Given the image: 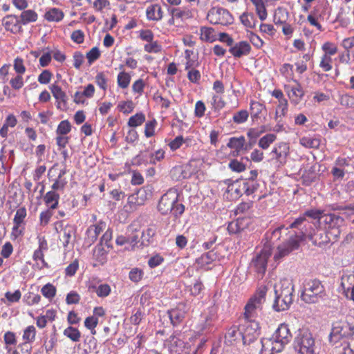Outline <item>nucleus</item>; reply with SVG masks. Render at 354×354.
Instances as JSON below:
<instances>
[{"instance_id": "26", "label": "nucleus", "mask_w": 354, "mask_h": 354, "mask_svg": "<svg viewBox=\"0 0 354 354\" xmlns=\"http://www.w3.org/2000/svg\"><path fill=\"white\" fill-rule=\"evenodd\" d=\"M59 199V195L55 191L48 192L44 198L45 203L51 209H55L57 207Z\"/></svg>"}, {"instance_id": "41", "label": "nucleus", "mask_w": 354, "mask_h": 354, "mask_svg": "<svg viewBox=\"0 0 354 354\" xmlns=\"http://www.w3.org/2000/svg\"><path fill=\"white\" fill-rule=\"evenodd\" d=\"M131 81V76L129 73L122 71L118 75V84L122 88L129 86Z\"/></svg>"}, {"instance_id": "37", "label": "nucleus", "mask_w": 354, "mask_h": 354, "mask_svg": "<svg viewBox=\"0 0 354 354\" xmlns=\"http://www.w3.org/2000/svg\"><path fill=\"white\" fill-rule=\"evenodd\" d=\"M241 23L247 28H253L255 26L254 16L252 13L244 12L240 16Z\"/></svg>"}, {"instance_id": "44", "label": "nucleus", "mask_w": 354, "mask_h": 354, "mask_svg": "<svg viewBox=\"0 0 354 354\" xmlns=\"http://www.w3.org/2000/svg\"><path fill=\"white\" fill-rule=\"evenodd\" d=\"M71 130V125L68 120H62L58 125L56 133L58 135H66Z\"/></svg>"}, {"instance_id": "48", "label": "nucleus", "mask_w": 354, "mask_h": 354, "mask_svg": "<svg viewBox=\"0 0 354 354\" xmlns=\"http://www.w3.org/2000/svg\"><path fill=\"white\" fill-rule=\"evenodd\" d=\"M41 291L44 297L47 298H52L55 295L56 288L52 284L48 283L41 288Z\"/></svg>"}, {"instance_id": "58", "label": "nucleus", "mask_w": 354, "mask_h": 354, "mask_svg": "<svg viewBox=\"0 0 354 354\" xmlns=\"http://www.w3.org/2000/svg\"><path fill=\"white\" fill-rule=\"evenodd\" d=\"M53 74L48 70H44L38 77L40 84H46L50 82Z\"/></svg>"}, {"instance_id": "53", "label": "nucleus", "mask_w": 354, "mask_h": 354, "mask_svg": "<svg viewBox=\"0 0 354 354\" xmlns=\"http://www.w3.org/2000/svg\"><path fill=\"white\" fill-rule=\"evenodd\" d=\"M332 58L327 54H324L320 62V67H322L324 71H329L332 68L331 66Z\"/></svg>"}, {"instance_id": "18", "label": "nucleus", "mask_w": 354, "mask_h": 354, "mask_svg": "<svg viewBox=\"0 0 354 354\" xmlns=\"http://www.w3.org/2000/svg\"><path fill=\"white\" fill-rule=\"evenodd\" d=\"M147 198V190L145 188H140L129 196L128 203L131 206H139L143 205Z\"/></svg>"}, {"instance_id": "14", "label": "nucleus", "mask_w": 354, "mask_h": 354, "mask_svg": "<svg viewBox=\"0 0 354 354\" xmlns=\"http://www.w3.org/2000/svg\"><path fill=\"white\" fill-rule=\"evenodd\" d=\"M196 165L197 161L191 160L184 169L180 167L174 168L172 171L173 175L180 174L177 180L189 178L193 173L196 171L195 169L197 166Z\"/></svg>"}, {"instance_id": "57", "label": "nucleus", "mask_w": 354, "mask_h": 354, "mask_svg": "<svg viewBox=\"0 0 354 354\" xmlns=\"http://www.w3.org/2000/svg\"><path fill=\"white\" fill-rule=\"evenodd\" d=\"M80 300V296L75 291L70 292L66 298L67 304H76L79 303Z\"/></svg>"}, {"instance_id": "40", "label": "nucleus", "mask_w": 354, "mask_h": 354, "mask_svg": "<svg viewBox=\"0 0 354 354\" xmlns=\"http://www.w3.org/2000/svg\"><path fill=\"white\" fill-rule=\"evenodd\" d=\"M276 138L274 134H266L259 140V146L263 149H266L276 140Z\"/></svg>"}, {"instance_id": "55", "label": "nucleus", "mask_w": 354, "mask_h": 354, "mask_svg": "<svg viewBox=\"0 0 354 354\" xmlns=\"http://www.w3.org/2000/svg\"><path fill=\"white\" fill-rule=\"evenodd\" d=\"M111 288L108 284H101L96 289V294L98 297H104L109 295Z\"/></svg>"}, {"instance_id": "33", "label": "nucleus", "mask_w": 354, "mask_h": 354, "mask_svg": "<svg viewBox=\"0 0 354 354\" xmlns=\"http://www.w3.org/2000/svg\"><path fill=\"white\" fill-rule=\"evenodd\" d=\"M288 147L286 144H281L277 147H275L272 153L275 154V158L281 163L285 161L286 157L288 154Z\"/></svg>"}, {"instance_id": "56", "label": "nucleus", "mask_w": 354, "mask_h": 354, "mask_svg": "<svg viewBox=\"0 0 354 354\" xmlns=\"http://www.w3.org/2000/svg\"><path fill=\"white\" fill-rule=\"evenodd\" d=\"M149 157L147 153L143 152L136 156L132 160V164L134 165H141L148 162Z\"/></svg>"}, {"instance_id": "10", "label": "nucleus", "mask_w": 354, "mask_h": 354, "mask_svg": "<svg viewBox=\"0 0 354 354\" xmlns=\"http://www.w3.org/2000/svg\"><path fill=\"white\" fill-rule=\"evenodd\" d=\"M348 328V323L345 322H336L333 324L329 335L330 342L333 344L338 342L342 337H346L345 329Z\"/></svg>"}, {"instance_id": "31", "label": "nucleus", "mask_w": 354, "mask_h": 354, "mask_svg": "<svg viewBox=\"0 0 354 354\" xmlns=\"http://www.w3.org/2000/svg\"><path fill=\"white\" fill-rule=\"evenodd\" d=\"M201 39L206 42H213L216 39L214 34V30L210 27H201Z\"/></svg>"}, {"instance_id": "61", "label": "nucleus", "mask_w": 354, "mask_h": 354, "mask_svg": "<svg viewBox=\"0 0 354 354\" xmlns=\"http://www.w3.org/2000/svg\"><path fill=\"white\" fill-rule=\"evenodd\" d=\"M142 274V271L138 268L132 269L129 272V279L134 282H138L141 280Z\"/></svg>"}, {"instance_id": "62", "label": "nucleus", "mask_w": 354, "mask_h": 354, "mask_svg": "<svg viewBox=\"0 0 354 354\" xmlns=\"http://www.w3.org/2000/svg\"><path fill=\"white\" fill-rule=\"evenodd\" d=\"M255 10L259 18L261 21H264L267 18L268 13L266 8L265 3H262L261 5H259L258 6H256Z\"/></svg>"}, {"instance_id": "63", "label": "nucleus", "mask_w": 354, "mask_h": 354, "mask_svg": "<svg viewBox=\"0 0 354 354\" xmlns=\"http://www.w3.org/2000/svg\"><path fill=\"white\" fill-rule=\"evenodd\" d=\"M84 34L80 30H75L71 34V39L77 44H82L84 41Z\"/></svg>"}, {"instance_id": "50", "label": "nucleus", "mask_w": 354, "mask_h": 354, "mask_svg": "<svg viewBox=\"0 0 354 354\" xmlns=\"http://www.w3.org/2000/svg\"><path fill=\"white\" fill-rule=\"evenodd\" d=\"M156 228L154 226L149 227L145 231L142 232V244L149 242V239L155 235Z\"/></svg>"}, {"instance_id": "27", "label": "nucleus", "mask_w": 354, "mask_h": 354, "mask_svg": "<svg viewBox=\"0 0 354 354\" xmlns=\"http://www.w3.org/2000/svg\"><path fill=\"white\" fill-rule=\"evenodd\" d=\"M169 346L171 352L179 353L184 346V342L176 335L170 336L169 340Z\"/></svg>"}, {"instance_id": "32", "label": "nucleus", "mask_w": 354, "mask_h": 354, "mask_svg": "<svg viewBox=\"0 0 354 354\" xmlns=\"http://www.w3.org/2000/svg\"><path fill=\"white\" fill-rule=\"evenodd\" d=\"M37 17L38 15L36 12L32 10H27L21 12L19 20L21 24L26 25L28 23L36 21Z\"/></svg>"}, {"instance_id": "5", "label": "nucleus", "mask_w": 354, "mask_h": 354, "mask_svg": "<svg viewBox=\"0 0 354 354\" xmlns=\"http://www.w3.org/2000/svg\"><path fill=\"white\" fill-rule=\"evenodd\" d=\"M306 232V230L304 231L302 228L300 235H296L294 237L291 236L287 242L279 245L277 251L274 255V260H279L289 254L292 251L297 250L299 246V242L304 239Z\"/></svg>"}, {"instance_id": "29", "label": "nucleus", "mask_w": 354, "mask_h": 354, "mask_svg": "<svg viewBox=\"0 0 354 354\" xmlns=\"http://www.w3.org/2000/svg\"><path fill=\"white\" fill-rule=\"evenodd\" d=\"M217 259L216 253L214 250H212L203 255L201 257L197 259L196 262L201 267H204L207 265H209L210 263L216 261Z\"/></svg>"}, {"instance_id": "20", "label": "nucleus", "mask_w": 354, "mask_h": 354, "mask_svg": "<svg viewBox=\"0 0 354 354\" xmlns=\"http://www.w3.org/2000/svg\"><path fill=\"white\" fill-rule=\"evenodd\" d=\"M275 296L273 307L277 311L288 309L292 303V297L291 296L280 295V294H275Z\"/></svg>"}, {"instance_id": "35", "label": "nucleus", "mask_w": 354, "mask_h": 354, "mask_svg": "<svg viewBox=\"0 0 354 354\" xmlns=\"http://www.w3.org/2000/svg\"><path fill=\"white\" fill-rule=\"evenodd\" d=\"M64 335L75 342H79L81 337L80 330L72 326L66 328L64 330Z\"/></svg>"}, {"instance_id": "64", "label": "nucleus", "mask_w": 354, "mask_h": 354, "mask_svg": "<svg viewBox=\"0 0 354 354\" xmlns=\"http://www.w3.org/2000/svg\"><path fill=\"white\" fill-rule=\"evenodd\" d=\"M156 122L155 120L149 121L145 124V134L149 138L154 135V128Z\"/></svg>"}, {"instance_id": "45", "label": "nucleus", "mask_w": 354, "mask_h": 354, "mask_svg": "<svg viewBox=\"0 0 354 354\" xmlns=\"http://www.w3.org/2000/svg\"><path fill=\"white\" fill-rule=\"evenodd\" d=\"M112 238V232L109 230H107L102 236L100 244L97 246V249L98 251L104 250L103 245L107 246V248H110L111 245L109 242L111 241Z\"/></svg>"}, {"instance_id": "21", "label": "nucleus", "mask_w": 354, "mask_h": 354, "mask_svg": "<svg viewBox=\"0 0 354 354\" xmlns=\"http://www.w3.org/2000/svg\"><path fill=\"white\" fill-rule=\"evenodd\" d=\"M341 287L343 293L346 297L354 288V273L346 274L341 278Z\"/></svg>"}, {"instance_id": "60", "label": "nucleus", "mask_w": 354, "mask_h": 354, "mask_svg": "<svg viewBox=\"0 0 354 354\" xmlns=\"http://www.w3.org/2000/svg\"><path fill=\"white\" fill-rule=\"evenodd\" d=\"M14 69L19 74H24L26 71V68L24 65L23 59L21 58H16L14 62Z\"/></svg>"}, {"instance_id": "23", "label": "nucleus", "mask_w": 354, "mask_h": 354, "mask_svg": "<svg viewBox=\"0 0 354 354\" xmlns=\"http://www.w3.org/2000/svg\"><path fill=\"white\" fill-rule=\"evenodd\" d=\"M295 82V85L291 86L290 90L288 91V95L292 102L298 104L304 95V92L301 85L297 81Z\"/></svg>"}, {"instance_id": "39", "label": "nucleus", "mask_w": 354, "mask_h": 354, "mask_svg": "<svg viewBox=\"0 0 354 354\" xmlns=\"http://www.w3.org/2000/svg\"><path fill=\"white\" fill-rule=\"evenodd\" d=\"M36 329L33 326H28L24 331L23 339L24 343L30 344L35 339Z\"/></svg>"}, {"instance_id": "43", "label": "nucleus", "mask_w": 354, "mask_h": 354, "mask_svg": "<svg viewBox=\"0 0 354 354\" xmlns=\"http://www.w3.org/2000/svg\"><path fill=\"white\" fill-rule=\"evenodd\" d=\"M145 120V116L143 113H136L129 118L128 125L131 127H136L141 125Z\"/></svg>"}, {"instance_id": "8", "label": "nucleus", "mask_w": 354, "mask_h": 354, "mask_svg": "<svg viewBox=\"0 0 354 354\" xmlns=\"http://www.w3.org/2000/svg\"><path fill=\"white\" fill-rule=\"evenodd\" d=\"M291 338V333L287 324H281L278 327L273 336L270 338L274 339L276 342L279 344H281L282 349H283L284 345L286 344Z\"/></svg>"}, {"instance_id": "15", "label": "nucleus", "mask_w": 354, "mask_h": 354, "mask_svg": "<svg viewBox=\"0 0 354 354\" xmlns=\"http://www.w3.org/2000/svg\"><path fill=\"white\" fill-rule=\"evenodd\" d=\"M294 286L292 281L288 279H283L274 286L275 294L285 295V296L292 297Z\"/></svg>"}, {"instance_id": "30", "label": "nucleus", "mask_w": 354, "mask_h": 354, "mask_svg": "<svg viewBox=\"0 0 354 354\" xmlns=\"http://www.w3.org/2000/svg\"><path fill=\"white\" fill-rule=\"evenodd\" d=\"M288 17L289 13L286 9L278 8L274 12L273 21L276 25H281L286 22Z\"/></svg>"}, {"instance_id": "47", "label": "nucleus", "mask_w": 354, "mask_h": 354, "mask_svg": "<svg viewBox=\"0 0 354 354\" xmlns=\"http://www.w3.org/2000/svg\"><path fill=\"white\" fill-rule=\"evenodd\" d=\"M264 109L265 106L259 102L252 101L250 103L251 114L254 117H258Z\"/></svg>"}, {"instance_id": "34", "label": "nucleus", "mask_w": 354, "mask_h": 354, "mask_svg": "<svg viewBox=\"0 0 354 354\" xmlns=\"http://www.w3.org/2000/svg\"><path fill=\"white\" fill-rule=\"evenodd\" d=\"M245 142V140L243 136L239 138H231L227 146L231 149H234L236 153V155H238L239 152L243 149Z\"/></svg>"}, {"instance_id": "6", "label": "nucleus", "mask_w": 354, "mask_h": 354, "mask_svg": "<svg viewBox=\"0 0 354 354\" xmlns=\"http://www.w3.org/2000/svg\"><path fill=\"white\" fill-rule=\"evenodd\" d=\"M207 20L212 24L227 26L232 24L234 18L230 12L222 8H212L207 15Z\"/></svg>"}, {"instance_id": "7", "label": "nucleus", "mask_w": 354, "mask_h": 354, "mask_svg": "<svg viewBox=\"0 0 354 354\" xmlns=\"http://www.w3.org/2000/svg\"><path fill=\"white\" fill-rule=\"evenodd\" d=\"M270 255V248L268 246H265L252 261L251 266L255 268V271L260 275V277H263L266 270L267 261Z\"/></svg>"}, {"instance_id": "12", "label": "nucleus", "mask_w": 354, "mask_h": 354, "mask_svg": "<svg viewBox=\"0 0 354 354\" xmlns=\"http://www.w3.org/2000/svg\"><path fill=\"white\" fill-rule=\"evenodd\" d=\"M60 227V231L58 230L57 227H56V230L59 233V239L60 242H62V245L66 248L72 238V235L75 233V227L71 225H66L65 226L61 223L59 224Z\"/></svg>"}, {"instance_id": "11", "label": "nucleus", "mask_w": 354, "mask_h": 354, "mask_svg": "<svg viewBox=\"0 0 354 354\" xmlns=\"http://www.w3.org/2000/svg\"><path fill=\"white\" fill-rule=\"evenodd\" d=\"M187 308L185 304H179L176 308L168 311L169 317L171 324L175 326L180 323L185 317Z\"/></svg>"}, {"instance_id": "49", "label": "nucleus", "mask_w": 354, "mask_h": 354, "mask_svg": "<svg viewBox=\"0 0 354 354\" xmlns=\"http://www.w3.org/2000/svg\"><path fill=\"white\" fill-rule=\"evenodd\" d=\"M300 142L303 146L309 148H317L319 145V140L310 138H302Z\"/></svg>"}, {"instance_id": "38", "label": "nucleus", "mask_w": 354, "mask_h": 354, "mask_svg": "<svg viewBox=\"0 0 354 354\" xmlns=\"http://www.w3.org/2000/svg\"><path fill=\"white\" fill-rule=\"evenodd\" d=\"M66 171L65 169H62L59 174L57 179L55 181L53 185H52L53 191L63 189L67 183L66 180L62 178V176L65 175Z\"/></svg>"}, {"instance_id": "36", "label": "nucleus", "mask_w": 354, "mask_h": 354, "mask_svg": "<svg viewBox=\"0 0 354 354\" xmlns=\"http://www.w3.org/2000/svg\"><path fill=\"white\" fill-rule=\"evenodd\" d=\"M51 92L54 97L66 104L67 101V97L66 93L62 90L61 87L56 84H53L50 86Z\"/></svg>"}, {"instance_id": "25", "label": "nucleus", "mask_w": 354, "mask_h": 354, "mask_svg": "<svg viewBox=\"0 0 354 354\" xmlns=\"http://www.w3.org/2000/svg\"><path fill=\"white\" fill-rule=\"evenodd\" d=\"M102 225H104V223H100L99 225H91L88 228V230L86 231V234H87L88 242L90 244L94 243L97 240L98 235L102 231Z\"/></svg>"}, {"instance_id": "24", "label": "nucleus", "mask_w": 354, "mask_h": 354, "mask_svg": "<svg viewBox=\"0 0 354 354\" xmlns=\"http://www.w3.org/2000/svg\"><path fill=\"white\" fill-rule=\"evenodd\" d=\"M147 17L149 20L159 21L162 18V11L158 4L151 5L147 9Z\"/></svg>"}, {"instance_id": "16", "label": "nucleus", "mask_w": 354, "mask_h": 354, "mask_svg": "<svg viewBox=\"0 0 354 354\" xmlns=\"http://www.w3.org/2000/svg\"><path fill=\"white\" fill-rule=\"evenodd\" d=\"M308 237L315 245L318 246L325 245L332 239L330 236H328L327 232L321 229H317L313 234H310Z\"/></svg>"}, {"instance_id": "17", "label": "nucleus", "mask_w": 354, "mask_h": 354, "mask_svg": "<svg viewBox=\"0 0 354 354\" xmlns=\"http://www.w3.org/2000/svg\"><path fill=\"white\" fill-rule=\"evenodd\" d=\"M344 219L335 214H327L322 215L320 218V223H324L325 228L339 227L343 223Z\"/></svg>"}, {"instance_id": "59", "label": "nucleus", "mask_w": 354, "mask_h": 354, "mask_svg": "<svg viewBox=\"0 0 354 354\" xmlns=\"http://www.w3.org/2000/svg\"><path fill=\"white\" fill-rule=\"evenodd\" d=\"M11 86L16 90H19L24 86L23 77L21 75H17L10 81Z\"/></svg>"}, {"instance_id": "13", "label": "nucleus", "mask_w": 354, "mask_h": 354, "mask_svg": "<svg viewBox=\"0 0 354 354\" xmlns=\"http://www.w3.org/2000/svg\"><path fill=\"white\" fill-rule=\"evenodd\" d=\"M3 25L5 28L12 33L21 32L20 20L15 15H7L3 19Z\"/></svg>"}, {"instance_id": "51", "label": "nucleus", "mask_w": 354, "mask_h": 354, "mask_svg": "<svg viewBox=\"0 0 354 354\" xmlns=\"http://www.w3.org/2000/svg\"><path fill=\"white\" fill-rule=\"evenodd\" d=\"M248 118V113L246 110H241L234 113L233 121L235 123L241 124L245 122Z\"/></svg>"}, {"instance_id": "19", "label": "nucleus", "mask_w": 354, "mask_h": 354, "mask_svg": "<svg viewBox=\"0 0 354 354\" xmlns=\"http://www.w3.org/2000/svg\"><path fill=\"white\" fill-rule=\"evenodd\" d=\"M251 47L248 41H240L235 45H232L230 48V52L235 57H241L247 55L250 52Z\"/></svg>"}, {"instance_id": "3", "label": "nucleus", "mask_w": 354, "mask_h": 354, "mask_svg": "<svg viewBox=\"0 0 354 354\" xmlns=\"http://www.w3.org/2000/svg\"><path fill=\"white\" fill-rule=\"evenodd\" d=\"M295 347L299 353L317 351L315 341L312 333L305 328L299 330L295 339Z\"/></svg>"}, {"instance_id": "42", "label": "nucleus", "mask_w": 354, "mask_h": 354, "mask_svg": "<svg viewBox=\"0 0 354 354\" xmlns=\"http://www.w3.org/2000/svg\"><path fill=\"white\" fill-rule=\"evenodd\" d=\"M26 216V209L25 207H21L17 210L15 216L14 218V230L17 229L19 225L24 222Z\"/></svg>"}, {"instance_id": "46", "label": "nucleus", "mask_w": 354, "mask_h": 354, "mask_svg": "<svg viewBox=\"0 0 354 354\" xmlns=\"http://www.w3.org/2000/svg\"><path fill=\"white\" fill-rule=\"evenodd\" d=\"M339 103L345 108H354V97L349 95H343L339 99Z\"/></svg>"}, {"instance_id": "9", "label": "nucleus", "mask_w": 354, "mask_h": 354, "mask_svg": "<svg viewBox=\"0 0 354 354\" xmlns=\"http://www.w3.org/2000/svg\"><path fill=\"white\" fill-rule=\"evenodd\" d=\"M260 347L259 354H277L283 350L281 344H279L270 338L263 339L260 342Z\"/></svg>"}, {"instance_id": "54", "label": "nucleus", "mask_w": 354, "mask_h": 354, "mask_svg": "<svg viewBox=\"0 0 354 354\" xmlns=\"http://www.w3.org/2000/svg\"><path fill=\"white\" fill-rule=\"evenodd\" d=\"M100 56V52L97 47H93L89 52L86 53V58L89 64H91L97 59Z\"/></svg>"}, {"instance_id": "28", "label": "nucleus", "mask_w": 354, "mask_h": 354, "mask_svg": "<svg viewBox=\"0 0 354 354\" xmlns=\"http://www.w3.org/2000/svg\"><path fill=\"white\" fill-rule=\"evenodd\" d=\"M64 16V12L61 10L53 8H50L45 13L44 18L46 21L50 22H58L63 19Z\"/></svg>"}, {"instance_id": "1", "label": "nucleus", "mask_w": 354, "mask_h": 354, "mask_svg": "<svg viewBox=\"0 0 354 354\" xmlns=\"http://www.w3.org/2000/svg\"><path fill=\"white\" fill-rule=\"evenodd\" d=\"M178 193L176 189H169L160 199L158 205V210L162 214L171 212L175 217L182 214L185 207L181 203H178Z\"/></svg>"}, {"instance_id": "52", "label": "nucleus", "mask_w": 354, "mask_h": 354, "mask_svg": "<svg viewBox=\"0 0 354 354\" xmlns=\"http://www.w3.org/2000/svg\"><path fill=\"white\" fill-rule=\"evenodd\" d=\"M229 167L233 171H236V172H242V171H245V168H246L245 165L243 162H241L236 159L232 160L230 162Z\"/></svg>"}, {"instance_id": "4", "label": "nucleus", "mask_w": 354, "mask_h": 354, "mask_svg": "<svg viewBox=\"0 0 354 354\" xmlns=\"http://www.w3.org/2000/svg\"><path fill=\"white\" fill-rule=\"evenodd\" d=\"M266 288L260 289L245 306L244 317L248 321L252 322L257 314V310L261 309V305L265 301Z\"/></svg>"}, {"instance_id": "22", "label": "nucleus", "mask_w": 354, "mask_h": 354, "mask_svg": "<svg viewBox=\"0 0 354 354\" xmlns=\"http://www.w3.org/2000/svg\"><path fill=\"white\" fill-rule=\"evenodd\" d=\"M225 340L232 344L244 339L242 333L236 326H233L229 328L225 334Z\"/></svg>"}, {"instance_id": "2", "label": "nucleus", "mask_w": 354, "mask_h": 354, "mask_svg": "<svg viewBox=\"0 0 354 354\" xmlns=\"http://www.w3.org/2000/svg\"><path fill=\"white\" fill-rule=\"evenodd\" d=\"M324 287L318 279L305 281L301 295L302 301L307 304H315L324 296Z\"/></svg>"}]
</instances>
